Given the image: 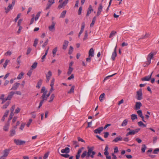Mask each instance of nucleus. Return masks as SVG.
<instances>
[{
    "mask_svg": "<svg viewBox=\"0 0 159 159\" xmlns=\"http://www.w3.org/2000/svg\"><path fill=\"white\" fill-rule=\"evenodd\" d=\"M94 147L93 146L87 147L88 151H84L81 155L80 158L82 159L85 157L86 159H89L90 157L93 158L94 155L96 154V152L93 151Z\"/></svg>",
    "mask_w": 159,
    "mask_h": 159,
    "instance_id": "1",
    "label": "nucleus"
},
{
    "mask_svg": "<svg viewBox=\"0 0 159 159\" xmlns=\"http://www.w3.org/2000/svg\"><path fill=\"white\" fill-rule=\"evenodd\" d=\"M46 75V82L48 83L52 75V73L51 70H49L48 72L45 74Z\"/></svg>",
    "mask_w": 159,
    "mask_h": 159,
    "instance_id": "2",
    "label": "nucleus"
},
{
    "mask_svg": "<svg viewBox=\"0 0 159 159\" xmlns=\"http://www.w3.org/2000/svg\"><path fill=\"white\" fill-rule=\"evenodd\" d=\"M136 97L137 99H141L143 98L142 90L141 89H139L138 91L137 92Z\"/></svg>",
    "mask_w": 159,
    "mask_h": 159,
    "instance_id": "3",
    "label": "nucleus"
},
{
    "mask_svg": "<svg viewBox=\"0 0 159 159\" xmlns=\"http://www.w3.org/2000/svg\"><path fill=\"white\" fill-rule=\"evenodd\" d=\"M84 149V148L82 147L81 148L78 149L77 154L75 156L76 159H79L80 157L81 156L80 153L82 152L83 150Z\"/></svg>",
    "mask_w": 159,
    "mask_h": 159,
    "instance_id": "4",
    "label": "nucleus"
},
{
    "mask_svg": "<svg viewBox=\"0 0 159 159\" xmlns=\"http://www.w3.org/2000/svg\"><path fill=\"white\" fill-rule=\"evenodd\" d=\"M14 142L17 145H22L25 143V142L19 139H15Z\"/></svg>",
    "mask_w": 159,
    "mask_h": 159,
    "instance_id": "5",
    "label": "nucleus"
},
{
    "mask_svg": "<svg viewBox=\"0 0 159 159\" xmlns=\"http://www.w3.org/2000/svg\"><path fill=\"white\" fill-rule=\"evenodd\" d=\"M54 82L55 79L54 78H52L50 86L51 87V88L49 92V93H50V94L54 90L53 86L54 85Z\"/></svg>",
    "mask_w": 159,
    "mask_h": 159,
    "instance_id": "6",
    "label": "nucleus"
},
{
    "mask_svg": "<svg viewBox=\"0 0 159 159\" xmlns=\"http://www.w3.org/2000/svg\"><path fill=\"white\" fill-rule=\"evenodd\" d=\"M55 24L56 23L54 22H52L51 25H49L48 27V29L50 31L52 32L54 30Z\"/></svg>",
    "mask_w": 159,
    "mask_h": 159,
    "instance_id": "7",
    "label": "nucleus"
},
{
    "mask_svg": "<svg viewBox=\"0 0 159 159\" xmlns=\"http://www.w3.org/2000/svg\"><path fill=\"white\" fill-rule=\"evenodd\" d=\"M153 72H152L150 75L145 76L142 78V80L143 81H149L151 78Z\"/></svg>",
    "mask_w": 159,
    "mask_h": 159,
    "instance_id": "8",
    "label": "nucleus"
},
{
    "mask_svg": "<svg viewBox=\"0 0 159 159\" xmlns=\"http://www.w3.org/2000/svg\"><path fill=\"white\" fill-rule=\"evenodd\" d=\"M103 127H99L97 129H95L93 131L94 133L95 134L98 133L100 134L101 132L103 130Z\"/></svg>",
    "mask_w": 159,
    "mask_h": 159,
    "instance_id": "9",
    "label": "nucleus"
},
{
    "mask_svg": "<svg viewBox=\"0 0 159 159\" xmlns=\"http://www.w3.org/2000/svg\"><path fill=\"white\" fill-rule=\"evenodd\" d=\"M10 150L9 149H6L3 151V155L0 158V159L3 157H6L9 153Z\"/></svg>",
    "mask_w": 159,
    "mask_h": 159,
    "instance_id": "10",
    "label": "nucleus"
},
{
    "mask_svg": "<svg viewBox=\"0 0 159 159\" xmlns=\"http://www.w3.org/2000/svg\"><path fill=\"white\" fill-rule=\"evenodd\" d=\"M69 42L68 41L65 40L63 42V45H62V49L64 50H66L68 46Z\"/></svg>",
    "mask_w": 159,
    "mask_h": 159,
    "instance_id": "11",
    "label": "nucleus"
},
{
    "mask_svg": "<svg viewBox=\"0 0 159 159\" xmlns=\"http://www.w3.org/2000/svg\"><path fill=\"white\" fill-rule=\"evenodd\" d=\"M93 9L92 8L91 5L89 6V8L88 9L86 15V16H88L89 14L91 13V11H93Z\"/></svg>",
    "mask_w": 159,
    "mask_h": 159,
    "instance_id": "12",
    "label": "nucleus"
},
{
    "mask_svg": "<svg viewBox=\"0 0 159 159\" xmlns=\"http://www.w3.org/2000/svg\"><path fill=\"white\" fill-rule=\"evenodd\" d=\"M13 6L11 5V4H9L8 6L7 7V8L5 7L4 8L5 10V12L6 13H7L8 12L11 10L12 9Z\"/></svg>",
    "mask_w": 159,
    "mask_h": 159,
    "instance_id": "13",
    "label": "nucleus"
},
{
    "mask_svg": "<svg viewBox=\"0 0 159 159\" xmlns=\"http://www.w3.org/2000/svg\"><path fill=\"white\" fill-rule=\"evenodd\" d=\"M142 106V104L140 102H136L134 109L136 110H138Z\"/></svg>",
    "mask_w": 159,
    "mask_h": 159,
    "instance_id": "14",
    "label": "nucleus"
},
{
    "mask_svg": "<svg viewBox=\"0 0 159 159\" xmlns=\"http://www.w3.org/2000/svg\"><path fill=\"white\" fill-rule=\"evenodd\" d=\"M70 152V149L68 147H66L65 149H62L61 150V153H65L66 154H67L69 153Z\"/></svg>",
    "mask_w": 159,
    "mask_h": 159,
    "instance_id": "15",
    "label": "nucleus"
},
{
    "mask_svg": "<svg viewBox=\"0 0 159 159\" xmlns=\"http://www.w3.org/2000/svg\"><path fill=\"white\" fill-rule=\"evenodd\" d=\"M84 27H85V23H84V22H83L82 24V26L81 27V30H80V32H79V34L78 35L79 37H80V35L82 34V33L83 32Z\"/></svg>",
    "mask_w": 159,
    "mask_h": 159,
    "instance_id": "16",
    "label": "nucleus"
},
{
    "mask_svg": "<svg viewBox=\"0 0 159 159\" xmlns=\"http://www.w3.org/2000/svg\"><path fill=\"white\" fill-rule=\"evenodd\" d=\"M153 54L152 53H150L148 55L147 57V60L149 64L150 63L151 60L153 57Z\"/></svg>",
    "mask_w": 159,
    "mask_h": 159,
    "instance_id": "17",
    "label": "nucleus"
},
{
    "mask_svg": "<svg viewBox=\"0 0 159 159\" xmlns=\"http://www.w3.org/2000/svg\"><path fill=\"white\" fill-rule=\"evenodd\" d=\"M47 92L43 93L42 95L41 96V98L42 99H47L49 96L50 95V93H48L47 94Z\"/></svg>",
    "mask_w": 159,
    "mask_h": 159,
    "instance_id": "18",
    "label": "nucleus"
},
{
    "mask_svg": "<svg viewBox=\"0 0 159 159\" xmlns=\"http://www.w3.org/2000/svg\"><path fill=\"white\" fill-rule=\"evenodd\" d=\"M20 85V83H16L14 84L12 87L11 88V90H16L19 86Z\"/></svg>",
    "mask_w": 159,
    "mask_h": 159,
    "instance_id": "19",
    "label": "nucleus"
},
{
    "mask_svg": "<svg viewBox=\"0 0 159 159\" xmlns=\"http://www.w3.org/2000/svg\"><path fill=\"white\" fill-rule=\"evenodd\" d=\"M122 140H123L122 137H121V136H119L116 138L114 139H113L112 140V142H113L116 143V142H117L119 141H122Z\"/></svg>",
    "mask_w": 159,
    "mask_h": 159,
    "instance_id": "20",
    "label": "nucleus"
},
{
    "mask_svg": "<svg viewBox=\"0 0 159 159\" xmlns=\"http://www.w3.org/2000/svg\"><path fill=\"white\" fill-rule=\"evenodd\" d=\"M9 111V110H7L5 112L4 115L3 116H2V117L1 119V120L2 121H4L5 118V117H6L8 115Z\"/></svg>",
    "mask_w": 159,
    "mask_h": 159,
    "instance_id": "21",
    "label": "nucleus"
},
{
    "mask_svg": "<svg viewBox=\"0 0 159 159\" xmlns=\"http://www.w3.org/2000/svg\"><path fill=\"white\" fill-rule=\"evenodd\" d=\"M94 51L93 48H91L89 52V56L92 57L94 56Z\"/></svg>",
    "mask_w": 159,
    "mask_h": 159,
    "instance_id": "22",
    "label": "nucleus"
},
{
    "mask_svg": "<svg viewBox=\"0 0 159 159\" xmlns=\"http://www.w3.org/2000/svg\"><path fill=\"white\" fill-rule=\"evenodd\" d=\"M9 126V122H8L6 123L5 125L4 126L3 129L5 131H7Z\"/></svg>",
    "mask_w": 159,
    "mask_h": 159,
    "instance_id": "23",
    "label": "nucleus"
},
{
    "mask_svg": "<svg viewBox=\"0 0 159 159\" xmlns=\"http://www.w3.org/2000/svg\"><path fill=\"white\" fill-rule=\"evenodd\" d=\"M10 103V101H8L6 102L5 104L3 105L2 107V108L3 109H6L7 108V107L8 106L9 104Z\"/></svg>",
    "mask_w": 159,
    "mask_h": 159,
    "instance_id": "24",
    "label": "nucleus"
},
{
    "mask_svg": "<svg viewBox=\"0 0 159 159\" xmlns=\"http://www.w3.org/2000/svg\"><path fill=\"white\" fill-rule=\"evenodd\" d=\"M14 93L13 92H11L8 96L7 98L6 99H10L13 96Z\"/></svg>",
    "mask_w": 159,
    "mask_h": 159,
    "instance_id": "25",
    "label": "nucleus"
},
{
    "mask_svg": "<svg viewBox=\"0 0 159 159\" xmlns=\"http://www.w3.org/2000/svg\"><path fill=\"white\" fill-rule=\"evenodd\" d=\"M147 149V147L145 144L142 145L141 148V152L142 153H144L145 152L146 149Z\"/></svg>",
    "mask_w": 159,
    "mask_h": 159,
    "instance_id": "26",
    "label": "nucleus"
},
{
    "mask_svg": "<svg viewBox=\"0 0 159 159\" xmlns=\"http://www.w3.org/2000/svg\"><path fill=\"white\" fill-rule=\"evenodd\" d=\"M66 10L63 11L61 13L60 17L63 18L66 15Z\"/></svg>",
    "mask_w": 159,
    "mask_h": 159,
    "instance_id": "27",
    "label": "nucleus"
},
{
    "mask_svg": "<svg viewBox=\"0 0 159 159\" xmlns=\"http://www.w3.org/2000/svg\"><path fill=\"white\" fill-rule=\"evenodd\" d=\"M41 13V11H39L35 17V21H37L38 20Z\"/></svg>",
    "mask_w": 159,
    "mask_h": 159,
    "instance_id": "28",
    "label": "nucleus"
},
{
    "mask_svg": "<svg viewBox=\"0 0 159 159\" xmlns=\"http://www.w3.org/2000/svg\"><path fill=\"white\" fill-rule=\"evenodd\" d=\"M96 17L95 16L93 19L92 22L90 25V26L91 27H92L93 26V25L94 24L96 20Z\"/></svg>",
    "mask_w": 159,
    "mask_h": 159,
    "instance_id": "29",
    "label": "nucleus"
},
{
    "mask_svg": "<svg viewBox=\"0 0 159 159\" xmlns=\"http://www.w3.org/2000/svg\"><path fill=\"white\" fill-rule=\"evenodd\" d=\"M116 74V73H115V74H114L112 75H108V76H106L104 79V80H103V81H105L107 80H108L109 79V78L111 77H112V76H114V75H115Z\"/></svg>",
    "mask_w": 159,
    "mask_h": 159,
    "instance_id": "30",
    "label": "nucleus"
},
{
    "mask_svg": "<svg viewBox=\"0 0 159 159\" xmlns=\"http://www.w3.org/2000/svg\"><path fill=\"white\" fill-rule=\"evenodd\" d=\"M128 120L127 119H125L123 120L122 122L121 125L122 126H126L127 124Z\"/></svg>",
    "mask_w": 159,
    "mask_h": 159,
    "instance_id": "31",
    "label": "nucleus"
},
{
    "mask_svg": "<svg viewBox=\"0 0 159 159\" xmlns=\"http://www.w3.org/2000/svg\"><path fill=\"white\" fill-rule=\"evenodd\" d=\"M10 135L11 136H12L14 135L16 133V131L15 129H12L10 131Z\"/></svg>",
    "mask_w": 159,
    "mask_h": 159,
    "instance_id": "32",
    "label": "nucleus"
},
{
    "mask_svg": "<svg viewBox=\"0 0 159 159\" xmlns=\"http://www.w3.org/2000/svg\"><path fill=\"white\" fill-rule=\"evenodd\" d=\"M138 124L139 126H143L144 127H146V125L144 124L141 121L139 122L138 123Z\"/></svg>",
    "mask_w": 159,
    "mask_h": 159,
    "instance_id": "33",
    "label": "nucleus"
},
{
    "mask_svg": "<svg viewBox=\"0 0 159 159\" xmlns=\"http://www.w3.org/2000/svg\"><path fill=\"white\" fill-rule=\"evenodd\" d=\"M13 115L14 114L13 112H11L8 118V122H9V121L12 118Z\"/></svg>",
    "mask_w": 159,
    "mask_h": 159,
    "instance_id": "34",
    "label": "nucleus"
},
{
    "mask_svg": "<svg viewBox=\"0 0 159 159\" xmlns=\"http://www.w3.org/2000/svg\"><path fill=\"white\" fill-rule=\"evenodd\" d=\"M117 56L116 52H113L112 53L111 58L113 60H114L115 58Z\"/></svg>",
    "mask_w": 159,
    "mask_h": 159,
    "instance_id": "35",
    "label": "nucleus"
},
{
    "mask_svg": "<svg viewBox=\"0 0 159 159\" xmlns=\"http://www.w3.org/2000/svg\"><path fill=\"white\" fill-rule=\"evenodd\" d=\"M131 119L133 120L137 119V115L135 114H132L131 115Z\"/></svg>",
    "mask_w": 159,
    "mask_h": 159,
    "instance_id": "36",
    "label": "nucleus"
},
{
    "mask_svg": "<svg viewBox=\"0 0 159 159\" xmlns=\"http://www.w3.org/2000/svg\"><path fill=\"white\" fill-rule=\"evenodd\" d=\"M57 47H56L53 49L52 53L53 57L55 56L56 55V53L57 51Z\"/></svg>",
    "mask_w": 159,
    "mask_h": 159,
    "instance_id": "37",
    "label": "nucleus"
},
{
    "mask_svg": "<svg viewBox=\"0 0 159 159\" xmlns=\"http://www.w3.org/2000/svg\"><path fill=\"white\" fill-rule=\"evenodd\" d=\"M116 33V32L115 31H112L109 36V38H111Z\"/></svg>",
    "mask_w": 159,
    "mask_h": 159,
    "instance_id": "38",
    "label": "nucleus"
},
{
    "mask_svg": "<svg viewBox=\"0 0 159 159\" xmlns=\"http://www.w3.org/2000/svg\"><path fill=\"white\" fill-rule=\"evenodd\" d=\"M24 75V73L23 72H21L18 75L17 77V79L19 80L21 79Z\"/></svg>",
    "mask_w": 159,
    "mask_h": 159,
    "instance_id": "39",
    "label": "nucleus"
},
{
    "mask_svg": "<svg viewBox=\"0 0 159 159\" xmlns=\"http://www.w3.org/2000/svg\"><path fill=\"white\" fill-rule=\"evenodd\" d=\"M48 42L49 40L48 39H47L44 43L42 45V47L44 48L48 44Z\"/></svg>",
    "mask_w": 159,
    "mask_h": 159,
    "instance_id": "40",
    "label": "nucleus"
},
{
    "mask_svg": "<svg viewBox=\"0 0 159 159\" xmlns=\"http://www.w3.org/2000/svg\"><path fill=\"white\" fill-rule=\"evenodd\" d=\"M38 63L35 62H34L32 65L31 67L32 68V69H34L36 68L37 66Z\"/></svg>",
    "mask_w": 159,
    "mask_h": 159,
    "instance_id": "41",
    "label": "nucleus"
},
{
    "mask_svg": "<svg viewBox=\"0 0 159 159\" xmlns=\"http://www.w3.org/2000/svg\"><path fill=\"white\" fill-rule=\"evenodd\" d=\"M73 68L71 67H69V69H68V72H67V74L68 75H70L72 72V71L73 70Z\"/></svg>",
    "mask_w": 159,
    "mask_h": 159,
    "instance_id": "42",
    "label": "nucleus"
},
{
    "mask_svg": "<svg viewBox=\"0 0 159 159\" xmlns=\"http://www.w3.org/2000/svg\"><path fill=\"white\" fill-rule=\"evenodd\" d=\"M9 61H10L7 59L5 61V62L3 65V67L4 68H5L6 67L7 65V64H8V63H9Z\"/></svg>",
    "mask_w": 159,
    "mask_h": 159,
    "instance_id": "43",
    "label": "nucleus"
},
{
    "mask_svg": "<svg viewBox=\"0 0 159 159\" xmlns=\"http://www.w3.org/2000/svg\"><path fill=\"white\" fill-rule=\"evenodd\" d=\"M75 89V86H73L71 88L70 90L68 92V93H73L74 92Z\"/></svg>",
    "mask_w": 159,
    "mask_h": 159,
    "instance_id": "44",
    "label": "nucleus"
},
{
    "mask_svg": "<svg viewBox=\"0 0 159 159\" xmlns=\"http://www.w3.org/2000/svg\"><path fill=\"white\" fill-rule=\"evenodd\" d=\"M134 135V134L133 131V130H131L130 131H129V132L127 133L126 134V136H127L129 135Z\"/></svg>",
    "mask_w": 159,
    "mask_h": 159,
    "instance_id": "45",
    "label": "nucleus"
},
{
    "mask_svg": "<svg viewBox=\"0 0 159 159\" xmlns=\"http://www.w3.org/2000/svg\"><path fill=\"white\" fill-rule=\"evenodd\" d=\"M73 48L72 46H70L69 49L68 53L69 54H71L73 51Z\"/></svg>",
    "mask_w": 159,
    "mask_h": 159,
    "instance_id": "46",
    "label": "nucleus"
},
{
    "mask_svg": "<svg viewBox=\"0 0 159 159\" xmlns=\"http://www.w3.org/2000/svg\"><path fill=\"white\" fill-rule=\"evenodd\" d=\"M48 91L46 90V88L44 87H43L41 90V93L47 92Z\"/></svg>",
    "mask_w": 159,
    "mask_h": 159,
    "instance_id": "47",
    "label": "nucleus"
},
{
    "mask_svg": "<svg viewBox=\"0 0 159 159\" xmlns=\"http://www.w3.org/2000/svg\"><path fill=\"white\" fill-rule=\"evenodd\" d=\"M140 130V128H137L133 130L134 134H135L138 133Z\"/></svg>",
    "mask_w": 159,
    "mask_h": 159,
    "instance_id": "48",
    "label": "nucleus"
},
{
    "mask_svg": "<svg viewBox=\"0 0 159 159\" xmlns=\"http://www.w3.org/2000/svg\"><path fill=\"white\" fill-rule=\"evenodd\" d=\"M88 37V32L87 31H85V34L83 38L84 40H86L87 39Z\"/></svg>",
    "mask_w": 159,
    "mask_h": 159,
    "instance_id": "49",
    "label": "nucleus"
},
{
    "mask_svg": "<svg viewBox=\"0 0 159 159\" xmlns=\"http://www.w3.org/2000/svg\"><path fill=\"white\" fill-rule=\"evenodd\" d=\"M25 125V123H22L20 127V129L21 130H23Z\"/></svg>",
    "mask_w": 159,
    "mask_h": 159,
    "instance_id": "50",
    "label": "nucleus"
},
{
    "mask_svg": "<svg viewBox=\"0 0 159 159\" xmlns=\"http://www.w3.org/2000/svg\"><path fill=\"white\" fill-rule=\"evenodd\" d=\"M137 113L138 114L139 116L140 117H142V116H143L141 110H138L137 111Z\"/></svg>",
    "mask_w": 159,
    "mask_h": 159,
    "instance_id": "51",
    "label": "nucleus"
},
{
    "mask_svg": "<svg viewBox=\"0 0 159 159\" xmlns=\"http://www.w3.org/2000/svg\"><path fill=\"white\" fill-rule=\"evenodd\" d=\"M42 80H39L37 84V86L39 88H40L42 84Z\"/></svg>",
    "mask_w": 159,
    "mask_h": 159,
    "instance_id": "52",
    "label": "nucleus"
},
{
    "mask_svg": "<svg viewBox=\"0 0 159 159\" xmlns=\"http://www.w3.org/2000/svg\"><path fill=\"white\" fill-rule=\"evenodd\" d=\"M32 71L33 70L32 69H31L27 73V75L29 76H30L32 73Z\"/></svg>",
    "mask_w": 159,
    "mask_h": 159,
    "instance_id": "53",
    "label": "nucleus"
},
{
    "mask_svg": "<svg viewBox=\"0 0 159 159\" xmlns=\"http://www.w3.org/2000/svg\"><path fill=\"white\" fill-rule=\"evenodd\" d=\"M61 155L63 157H64L65 158H68L69 157L70 155L68 154H61Z\"/></svg>",
    "mask_w": 159,
    "mask_h": 159,
    "instance_id": "54",
    "label": "nucleus"
},
{
    "mask_svg": "<svg viewBox=\"0 0 159 159\" xmlns=\"http://www.w3.org/2000/svg\"><path fill=\"white\" fill-rule=\"evenodd\" d=\"M102 9V4H100L98 8V11L101 12Z\"/></svg>",
    "mask_w": 159,
    "mask_h": 159,
    "instance_id": "55",
    "label": "nucleus"
},
{
    "mask_svg": "<svg viewBox=\"0 0 159 159\" xmlns=\"http://www.w3.org/2000/svg\"><path fill=\"white\" fill-rule=\"evenodd\" d=\"M12 53L10 51H7V52H6L5 53V55L6 56H10L11 54Z\"/></svg>",
    "mask_w": 159,
    "mask_h": 159,
    "instance_id": "56",
    "label": "nucleus"
},
{
    "mask_svg": "<svg viewBox=\"0 0 159 159\" xmlns=\"http://www.w3.org/2000/svg\"><path fill=\"white\" fill-rule=\"evenodd\" d=\"M159 152V148L155 149L153 151V153L154 154H157L158 152Z\"/></svg>",
    "mask_w": 159,
    "mask_h": 159,
    "instance_id": "57",
    "label": "nucleus"
},
{
    "mask_svg": "<svg viewBox=\"0 0 159 159\" xmlns=\"http://www.w3.org/2000/svg\"><path fill=\"white\" fill-rule=\"evenodd\" d=\"M32 121V119H30L29 122L27 123L26 124V125L28 127H29Z\"/></svg>",
    "mask_w": 159,
    "mask_h": 159,
    "instance_id": "58",
    "label": "nucleus"
},
{
    "mask_svg": "<svg viewBox=\"0 0 159 159\" xmlns=\"http://www.w3.org/2000/svg\"><path fill=\"white\" fill-rule=\"evenodd\" d=\"M49 152L46 153L44 155L43 157V159H46L48 157Z\"/></svg>",
    "mask_w": 159,
    "mask_h": 159,
    "instance_id": "59",
    "label": "nucleus"
},
{
    "mask_svg": "<svg viewBox=\"0 0 159 159\" xmlns=\"http://www.w3.org/2000/svg\"><path fill=\"white\" fill-rule=\"evenodd\" d=\"M38 39H35L34 41L33 46L34 47H36L38 44Z\"/></svg>",
    "mask_w": 159,
    "mask_h": 159,
    "instance_id": "60",
    "label": "nucleus"
},
{
    "mask_svg": "<svg viewBox=\"0 0 159 159\" xmlns=\"http://www.w3.org/2000/svg\"><path fill=\"white\" fill-rule=\"evenodd\" d=\"M31 50H32V49L30 48V47L28 48L27 50V52H26V54L27 55H28L29 53H30V52Z\"/></svg>",
    "mask_w": 159,
    "mask_h": 159,
    "instance_id": "61",
    "label": "nucleus"
},
{
    "mask_svg": "<svg viewBox=\"0 0 159 159\" xmlns=\"http://www.w3.org/2000/svg\"><path fill=\"white\" fill-rule=\"evenodd\" d=\"M44 100H41V101H40V102L39 103V107H38V109L40 108V107H41V106H42L43 104V103L44 102Z\"/></svg>",
    "mask_w": 159,
    "mask_h": 159,
    "instance_id": "62",
    "label": "nucleus"
},
{
    "mask_svg": "<svg viewBox=\"0 0 159 159\" xmlns=\"http://www.w3.org/2000/svg\"><path fill=\"white\" fill-rule=\"evenodd\" d=\"M21 15V13H19L17 15V17L15 19V20L16 22L17 21V20L20 17Z\"/></svg>",
    "mask_w": 159,
    "mask_h": 159,
    "instance_id": "63",
    "label": "nucleus"
},
{
    "mask_svg": "<svg viewBox=\"0 0 159 159\" xmlns=\"http://www.w3.org/2000/svg\"><path fill=\"white\" fill-rule=\"evenodd\" d=\"M66 5L63 4V2L62 3L60 4V5L58 6V8L59 9H60L62 8L63 7L65 6Z\"/></svg>",
    "mask_w": 159,
    "mask_h": 159,
    "instance_id": "64",
    "label": "nucleus"
}]
</instances>
